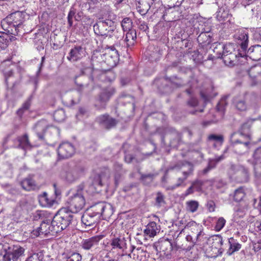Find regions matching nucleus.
Wrapping results in <instances>:
<instances>
[{"mask_svg":"<svg viewBox=\"0 0 261 261\" xmlns=\"http://www.w3.org/2000/svg\"><path fill=\"white\" fill-rule=\"evenodd\" d=\"M114 213V208L113 206L108 203H103V208L102 210L101 216L104 219L109 218Z\"/></svg>","mask_w":261,"mask_h":261,"instance_id":"nucleus-29","label":"nucleus"},{"mask_svg":"<svg viewBox=\"0 0 261 261\" xmlns=\"http://www.w3.org/2000/svg\"><path fill=\"white\" fill-rule=\"evenodd\" d=\"M225 99V98H222L218 103L217 106V109L218 111H223L224 110V105L226 103Z\"/></svg>","mask_w":261,"mask_h":261,"instance_id":"nucleus-52","label":"nucleus"},{"mask_svg":"<svg viewBox=\"0 0 261 261\" xmlns=\"http://www.w3.org/2000/svg\"><path fill=\"white\" fill-rule=\"evenodd\" d=\"M235 38L237 43L241 46L242 54H244V57H248L254 61H258L261 59L260 45H257L251 47L246 52L248 43V34L246 32L242 31L236 34Z\"/></svg>","mask_w":261,"mask_h":261,"instance_id":"nucleus-1","label":"nucleus"},{"mask_svg":"<svg viewBox=\"0 0 261 261\" xmlns=\"http://www.w3.org/2000/svg\"><path fill=\"white\" fill-rule=\"evenodd\" d=\"M66 261H82V256L78 253H73L66 258Z\"/></svg>","mask_w":261,"mask_h":261,"instance_id":"nucleus-43","label":"nucleus"},{"mask_svg":"<svg viewBox=\"0 0 261 261\" xmlns=\"http://www.w3.org/2000/svg\"><path fill=\"white\" fill-rule=\"evenodd\" d=\"M25 111H26L21 107L17 110V114L21 118Z\"/></svg>","mask_w":261,"mask_h":261,"instance_id":"nucleus-63","label":"nucleus"},{"mask_svg":"<svg viewBox=\"0 0 261 261\" xmlns=\"http://www.w3.org/2000/svg\"><path fill=\"white\" fill-rule=\"evenodd\" d=\"M39 202L43 207H50L53 206L56 200L54 198L49 196L46 192H44L39 196Z\"/></svg>","mask_w":261,"mask_h":261,"instance_id":"nucleus-23","label":"nucleus"},{"mask_svg":"<svg viewBox=\"0 0 261 261\" xmlns=\"http://www.w3.org/2000/svg\"><path fill=\"white\" fill-rule=\"evenodd\" d=\"M121 26L124 32L130 31V19L128 17L124 18L121 22Z\"/></svg>","mask_w":261,"mask_h":261,"instance_id":"nucleus-41","label":"nucleus"},{"mask_svg":"<svg viewBox=\"0 0 261 261\" xmlns=\"http://www.w3.org/2000/svg\"><path fill=\"white\" fill-rule=\"evenodd\" d=\"M85 49L80 45H76L72 48L67 57V59L71 62H75L85 56Z\"/></svg>","mask_w":261,"mask_h":261,"instance_id":"nucleus-17","label":"nucleus"},{"mask_svg":"<svg viewBox=\"0 0 261 261\" xmlns=\"http://www.w3.org/2000/svg\"><path fill=\"white\" fill-rule=\"evenodd\" d=\"M206 206L210 212H213L215 211V204L213 201L208 202Z\"/></svg>","mask_w":261,"mask_h":261,"instance_id":"nucleus-57","label":"nucleus"},{"mask_svg":"<svg viewBox=\"0 0 261 261\" xmlns=\"http://www.w3.org/2000/svg\"><path fill=\"white\" fill-rule=\"evenodd\" d=\"M73 215L67 208L63 207L59 210L53 219V227L56 233L65 229L71 223Z\"/></svg>","mask_w":261,"mask_h":261,"instance_id":"nucleus-3","label":"nucleus"},{"mask_svg":"<svg viewBox=\"0 0 261 261\" xmlns=\"http://www.w3.org/2000/svg\"><path fill=\"white\" fill-rule=\"evenodd\" d=\"M75 83L77 86V90L81 92L85 91V89L88 86V85H84L82 83H79L77 79H75Z\"/></svg>","mask_w":261,"mask_h":261,"instance_id":"nucleus-50","label":"nucleus"},{"mask_svg":"<svg viewBox=\"0 0 261 261\" xmlns=\"http://www.w3.org/2000/svg\"><path fill=\"white\" fill-rule=\"evenodd\" d=\"M208 139L210 140H214L216 142L222 144L223 141V136L221 135H211L209 136Z\"/></svg>","mask_w":261,"mask_h":261,"instance_id":"nucleus-48","label":"nucleus"},{"mask_svg":"<svg viewBox=\"0 0 261 261\" xmlns=\"http://www.w3.org/2000/svg\"><path fill=\"white\" fill-rule=\"evenodd\" d=\"M49 127L48 123L45 120H41L36 123L34 128L39 140L44 139V134Z\"/></svg>","mask_w":261,"mask_h":261,"instance_id":"nucleus-18","label":"nucleus"},{"mask_svg":"<svg viewBox=\"0 0 261 261\" xmlns=\"http://www.w3.org/2000/svg\"><path fill=\"white\" fill-rule=\"evenodd\" d=\"M222 159H223V156L222 155V156H219L218 158L215 159V160H211L209 162L208 167L203 170V173H207L209 170L213 168L215 166L217 163L220 161Z\"/></svg>","mask_w":261,"mask_h":261,"instance_id":"nucleus-36","label":"nucleus"},{"mask_svg":"<svg viewBox=\"0 0 261 261\" xmlns=\"http://www.w3.org/2000/svg\"><path fill=\"white\" fill-rule=\"evenodd\" d=\"M85 172V168L81 165H74L69 166L65 170L64 178L68 182H73L81 176Z\"/></svg>","mask_w":261,"mask_h":261,"instance_id":"nucleus-8","label":"nucleus"},{"mask_svg":"<svg viewBox=\"0 0 261 261\" xmlns=\"http://www.w3.org/2000/svg\"><path fill=\"white\" fill-rule=\"evenodd\" d=\"M74 152V146L69 142L61 143L58 149V154L61 159L71 157Z\"/></svg>","mask_w":261,"mask_h":261,"instance_id":"nucleus-15","label":"nucleus"},{"mask_svg":"<svg viewBox=\"0 0 261 261\" xmlns=\"http://www.w3.org/2000/svg\"><path fill=\"white\" fill-rule=\"evenodd\" d=\"M121 84L122 86H125L129 83V79L121 78L120 80Z\"/></svg>","mask_w":261,"mask_h":261,"instance_id":"nucleus-64","label":"nucleus"},{"mask_svg":"<svg viewBox=\"0 0 261 261\" xmlns=\"http://www.w3.org/2000/svg\"><path fill=\"white\" fill-rule=\"evenodd\" d=\"M228 242L229 247L227 252L228 255H231L235 252L238 251L241 248V244L239 243V242L236 241L233 238H230Z\"/></svg>","mask_w":261,"mask_h":261,"instance_id":"nucleus-26","label":"nucleus"},{"mask_svg":"<svg viewBox=\"0 0 261 261\" xmlns=\"http://www.w3.org/2000/svg\"><path fill=\"white\" fill-rule=\"evenodd\" d=\"M103 208V202L98 203L91 207L88 211H91L93 214L98 216V219L101 216L102 210Z\"/></svg>","mask_w":261,"mask_h":261,"instance_id":"nucleus-32","label":"nucleus"},{"mask_svg":"<svg viewBox=\"0 0 261 261\" xmlns=\"http://www.w3.org/2000/svg\"><path fill=\"white\" fill-rule=\"evenodd\" d=\"M10 40V37L7 33L0 32V51L7 47Z\"/></svg>","mask_w":261,"mask_h":261,"instance_id":"nucleus-28","label":"nucleus"},{"mask_svg":"<svg viewBox=\"0 0 261 261\" xmlns=\"http://www.w3.org/2000/svg\"><path fill=\"white\" fill-rule=\"evenodd\" d=\"M191 231V234L196 237V240L198 241H204L206 239L205 234L203 231L202 226L200 224L197 225L196 228H193L189 229Z\"/></svg>","mask_w":261,"mask_h":261,"instance_id":"nucleus-24","label":"nucleus"},{"mask_svg":"<svg viewBox=\"0 0 261 261\" xmlns=\"http://www.w3.org/2000/svg\"><path fill=\"white\" fill-rule=\"evenodd\" d=\"M75 11L74 9H71L69 11L68 16H67V19H68V27L71 28L73 24V19L74 18L76 20H77V19L76 18V16L75 15Z\"/></svg>","mask_w":261,"mask_h":261,"instance_id":"nucleus-37","label":"nucleus"},{"mask_svg":"<svg viewBox=\"0 0 261 261\" xmlns=\"http://www.w3.org/2000/svg\"><path fill=\"white\" fill-rule=\"evenodd\" d=\"M200 95L205 102L208 101L210 98L212 97V96L207 91H201Z\"/></svg>","mask_w":261,"mask_h":261,"instance_id":"nucleus-51","label":"nucleus"},{"mask_svg":"<svg viewBox=\"0 0 261 261\" xmlns=\"http://www.w3.org/2000/svg\"><path fill=\"white\" fill-rule=\"evenodd\" d=\"M245 208L242 210L238 208L234 213V217L237 218L243 217L245 214Z\"/></svg>","mask_w":261,"mask_h":261,"instance_id":"nucleus-53","label":"nucleus"},{"mask_svg":"<svg viewBox=\"0 0 261 261\" xmlns=\"http://www.w3.org/2000/svg\"><path fill=\"white\" fill-rule=\"evenodd\" d=\"M172 169H179L181 170L183 175L185 176V178H187V177L192 173L193 170V166L190 163L185 162L179 164L175 166L174 167L172 168Z\"/></svg>","mask_w":261,"mask_h":261,"instance_id":"nucleus-20","label":"nucleus"},{"mask_svg":"<svg viewBox=\"0 0 261 261\" xmlns=\"http://www.w3.org/2000/svg\"><path fill=\"white\" fill-rule=\"evenodd\" d=\"M68 210L71 214L76 213L83 208L85 200L82 194V188L78 189L77 193L72 196L68 201Z\"/></svg>","mask_w":261,"mask_h":261,"instance_id":"nucleus-6","label":"nucleus"},{"mask_svg":"<svg viewBox=\"0 0 261 261\" xmlns=\"http://www.w3.org/2000/svg\"><path fill=\"white\" fill-rule=\"evenodd\" d=\"M194 188L192 185H191V187H190L186 191L185 195L186 196L189 195L190 194H191L193 193L194 192Z\"/></svg>","mask_w":261,"mask_h":261,"instance_id":"nucleus-62","label":"nucleus"},{"mask_svg":"<svg viewBox=\"0 0 261 261\" xmlns=\"http://www.w3.org/2000/svg\"><path fill=\"white\" fill-rule=\"evenodd\" d=\"M105 62L110 67H115L119 61L118 51L113 46L107 49L103 54Z\"/></svg>","mask_w":261,"mask_h":261,"instance_id":"nucleus-11","label":"nucleus"},{"mask_svg":"<svg viewBox=\"0 0 261 261\" xmlns=\"http://www.w3.org/2000/svg\"><path fill=\"white\" fill-rule=\"evenodd\" d=\"M55 229H56L55 227H53V221L50 224L49 220H46L42 222L39 227L37 229L33 230L32 232V236L38 237L41 234H44L45 236L47 235L50 232L53 233H56Z\"/></svg>","mask_w":261,"mask_h":261,"instance_id":"nucleus-13","label":"nucleus"},{"mask_svg":"<svg viewBox=\"0 0 261 261\" xmlns=\"http://www.w3.org/2000/svg\"><path fill=\"white\" fill-rule=\"evenodd\" d=\"M136 236L138 237L135 238V239H136L138 242H140V243H141V239L144 238L145 235H144V233L143 234V231L142 230H141L139 232H136Z\"/></svg>","mask_w":261,"mask_h":261,"instance_id":"nucleus-58","label":"nucleus"},{"mask_svg":"<svg viewBox=\"0 0 261 261\" xmlns=\"http://www.w3.org/2000/svg\"><path fill=\"white\" fill-rule=\"evenodd\" d=\"M226 223V220L223 217H220L217 221L215 229L217 231H220L224 226Z\"/></svg>","mask_w":261,"mask_h":261,"instance_id":"nucleus-42","label":"nucleus"},{"mask_svg":"<svg viewBox=\"0 0 261 261\" xmlns=\"http://www.w3.org/2000/svg\"><path fill=\"white\" fill-rule=\"evenodd\" d=\"M254 230L261 233V220L256 221L253 224Z\"/></svg>","mask_w":261,"mask_h":261,"instance_id":"nucleus-54","label":"nucleus"},{"mask_svg":"<svg viewBox=\"0 0 261 261\" xmlns=\"http://www.w3.org/2000/svg\"><path fill=\"white\" fill-rule=\"evenodd\" d=\"M234 103L236 108L239 111H245L247 109V105L243 100L235 99Z\"/></svg>","mask_w":261,"mask_h":261,"instance_id":"nucleus-40","label":"nucleus"},{"mask_svg":"<svg viewBox=\"0 0 261 261\" xmlns=\"http://www.w3.org/2000/svg\"><path fill=\"white\" fill-rule=\"evenodd\" d=\"M24 21L23 14L19 11L12 13L1 21L3 29L14 35H17Z\"/></svg>","mask_w":261,"mask_h":261,"instance_id":"nucleus-2","label":"nucleus"},{"mask_svg":"<svg viewBox=\"0 0 261 261\" xmlns=\"http://www.w3.org/2000/svg\"><path fill=\"white\" fill-rule=\"evenodd\" d=\"M101 239V236H96L87 239L83 240L82 242V247L85 250H90L92 248L97 246Z\"/></svg>","mask_w":261,"mask_h":261,"instance_id":"nucleus-21","label":"nucleus"},{"mask_svg":"<svg viewBox=\"0 0 261 261\" xmlns=\"http://www.w3.org/2000/svg\"><path fill=\"white\" fill-rule=\"evenodd\" d=\"M126 241L125 238L121 235L117 229L111 227L110 231V245L111 250H122L126 248Z\"/></svg>","mask_w":261,"mask_h":261,"instance_id":"nucleus-5","label":"nucleus"},{"mask_svg":"<svg viewBox=\"0 0 261 261\" xmlns=\"http://www.w3.org/2000/svg\"><path fill=\"white\" fill-rule=\"evenodd\" d=\"M43 253L42 252H38L29 254L25 261H43Z\"/></svg>","mask_w":261,"mask_h":261,"instance_id":"nucleus-31","label":"nucleus"},{"mask_svg":"<svg viewBox=\"0 0 261 261\" xmlns=\"http://www.w3.org/2000/svg\"><path fill=\"white\" fill-rule=\"evenodd\" d=\"M203 182L199 180H196L192 182L194 189L197 191H200L202 190V186Z\"/></svg>","mask_w":261,"mask_h":261,"instance_id":"nucleus-46","label":"nucleus"},{"mask_svg":"<svg viewBox=\"0 0 261 261\" xmlns=\"http://www.w3.org/2000/svg\"><path fill=\"white\" fill-rule=\"evenodd\" d=\"M236 45L232 43L226 44L223 46L222 58L225 64L228 66H234L239 57H244V54L242 53V50L238 53L236 50Z\"/></svg>","mask_w":261,"mask_h":261,"instance_id":"nucleus-4","label":"nucleus"},{"mask_svg":"<svg viewBox=\"0 0 261 261\" xmlns=\"http://www.w3.org/2000/svg\"><path fill=\"white\" fill-rule=\"evenodd\" d=\"M108 25L106 21H99L93 25V29L95 33L99 35H102V32L100 30L99 28L105 27Z\"/></svg>","mask_w":261,"mask_h":261,"instance_id":"nucleus-34","label":"nucleus"},{"mask_svg":"<svg viewBox=\"0 0 261 261\" xmlns=\"http://www.w3.org/2000/svg\"><path fill=\"white\" fill-rule=\"evenodd\" d=\"M96 121L100 126L107 129L114 127L117 123L115 119L111 117L108 114L99 116L96 118Z\"/></svg>","mask_w":261,"mask_h":261,"instance_id":"nucleus-16","label":"nucleus"},{"mask_svg":"<svg viewBox=\"0 0 261 261\" xmlns=\"http://www.w3.org/2000/svg\"><path fill=\"white\" fill-rule=\"evenodd\" d=\"M213 242L212 247L218 249V250L221 249V246L223 244V239L220 236H217L214 238Z\"/></svg>","mask_w":261,"mask_h":261,"instance_id":"nucleus-35","label":"nucleus"},{"mask_svg":"<svg viewBox=\"0 0 261 261\" xmlns=\"http://www.w3.org/2000/svg\"><path fill=\"white\" fill-rule=\"evenodd\" d=\"M153 174H147V175H143L142 176V180L143 181H145L146 180H147V182H150L152 181V180L153 179Z\"/></svg>","mask_w":261,"mask_h":261,"instance_id":"nucleus-55","label":"nucleus"},{"mask_svg":"<svg viewBox=\"0 0 261 261\" xmlns=\"http://www.w3.org/2000/svg\"><path fill=\"white\" fill-rule=\"evenodd\" d=\"M54 118L55 120L57 122H62L65 118L64 110L63 109H60L56 111L54 114Z\"/></svg>","mask_w":261,"mask_h":261,"instance_id":"nucleus-33","label":"nucleus"},{"mask_svg":"<svg viewBox=\"0 0 261 261\" xmlns=\"http://www.w3.org/2000/svg\"><path fill=\"white\" fill-rule=\"evenodd\" d=\"M137 9L141 15L145 14L148 10L147 8L145 9L142 7L141 1H138V4H137Z\"/></svg>","mask_w":261,"mask_h":261,"instance_id":"nucleus-49","label":"nucleus"},{"mask_svg":"<svg viewBox=\"0 0 261 261\" xmlns=\"http://www.w3.org/2000/svg\"><path fill=\"white\" fill-rule=\"evenodd\" d=\"M130 34H129V32H127L126 34V36H125V38L124 39V42H125V46H126V47L127 48L129 47V44L128 43V42H129V38H128V37H129V35H130ZM128 51V49L127 48L126 49V51Z\"/></svg>","mask_w":261,"mask_h":261,"instance_id":"nucleus-61","label":"nucleus"},{"mask_svg":"<svg viewBox=\"0 0 261 261\" xmlns=\"http://www.w3.org/2000/svg\"><path fill=\"white\" fill-rule=\"evenodd\" d=\"M10 64V61H4L0 66L1 69L3 71L5 77L6 83L7 85H8V79L9 78L12 77L13 75V71L12 69L6 70L5 69V67L9 65Z\"/></svg>","mask_w":261,"mask_h":261,"instance_id":"nucleus-27","label":"nucleus"},{"mask_svg":"<svg viewBox=\"0 0 261 261\" xmlns=\"http://www.w3.org/2000/svg\"><path fill=\"white\" fill-rule=\"evenodd\" d=\"M99 220L98 215H94L91 212V211L88 210L84 213L81 218L83 226L88 229H91V227H95Z\"/></svg>","mask_w":261,"mask_h":261,"instance_id":"nucleus-12","label":"nucleus"},{"mask_svg":"<svg viewBox=\"0 0 261 261\" xmlns=\"http://www.w3.org/2000/svg\"><path fill=\"white\" fill-rule=\"evenodd\" d=\"M185 204L186 211L191 213L196 212L199 206V202L194 200L186 201Z\"/></svg>","mask_w":261,"mask_h":261,"instance_id":"nucleus-30","label":"nucleus"},{"mask_svg":"<svg viewBox=\"0 0 261 261\" xmlns=\"http://www.w3.org/2000/svg\"><path fill=\"white\" fill-rule=\"evenodd\" d=\"M156 250L161 253V255L165 256L167 258L171 256L172 250V245L168 239H163L159 241L155 245Z\"/></svg>","mask_w":261,"mask_h":261,"instance_id":"nucleus-14","label":"nucleus"},{"mask_svg":"<svg viewBox=\"0 0 261 261\" xmlns=\"http://www.w3.org/2000/svg\"><path fill=\"white\" fill-rule=\"evenodd\" d=\"M198 225L199 224L196 223V222L194 221H191L186 224V225L185 226V228L181 230L180 233L184 232L185 230H189L193 228H196Z\"/></svg>","mask_w":261,"mask_h":261,"instance_id":"nucleus-45","label":"nucleus"},{"mask_svg":"<svg viewBox=\"0 0 261 261\" xmlns=\"http://www.w3.org/2000/svg\"><path fill=\"white\" fill-rule=\"evenodd\" d=\"M160 231V226L155 222H151L147 224L143 233L146 237H154Z\"/></svg>","mask_w":261,"mask_h":261,"instance_id":"nucleus-22","label":"nucleus"},{"mask_svg":"<svg viewBox=\"0 0 261 261\" xmlns=\"http://www.w3.org/2000/svg\"><path fill=\"white\" fill-rule=\"evenodd\" d=\"M22 189L26 191H31L37 189V185L32 176L29 175L19 182Z\"/></svg>","mask_w":261,"mask_h":261,"instance_id":"nucleus-19","label":"nucleus"},{"mask_svg":"<svg viewBox=\"0 0 261 261\" xmlns=\"http://www.w3.org/2000/svg\"><path fill=\"white\" fill-rule=\"evenodd\" d=\"M187 178H185V177L182 178H179L178 179V181H177V182L176 185H175L173 187H172V189H174L177 187H179L181 184Z\"/></svg>","mask_w":261,"mask_h":261,"instance_id":"nucleus-60","label":"nucleus"},{"mask_svg":"<svg viewBox=\"0 0 261 261\" xmlns=\"http://www.w3.org/2000/svg\"><path fill=\"white\" fill-rule=\"evenodd\" d=\"M186 239L188 242H191L193 243L192 247H194V245L196 244H200L201 242H202L197 241L196 240V237L190 234L186 236Z\"/></svg>","mask_w":261,"mask_h":261,"instance_id":"nucleus-47","label":"nucleus"},{"mask_svg":"<svg viewBox=\"0 0 261 261\" xmlns=\"http://www.w3.org/2000/svg\"><path fill=\"white\" fill-rule=\"evenodd\" d=\"M110 176V171L108 168H100L92 176V185L94 186H102L103 182L107 180Z\"/></svg>","mask_w":261,"mask_h":261,"instance_id":"nucleus-10","label":"nucleus"},{"mask_svg":"<svg viewBox=\"0 0 261 261\" xmlns=\"http://www.w3.org/2000/svg\"><path fill=\"white\" fill-rule=\"evenodd\" d=\"M164 204L165 201L164 195L161 193L158 192L156 197V204L159 206H161L163 205Z\"/></svg>","mask_w":261,"mask_h":261,"instance_id":"nucleus-44","label":"nucleus"},{"mask_svg":"<svg viewBox=\"0 0 261 261\" xmlns=\"http://www.w3.org/2000/svg\"><path fill=\"white\" fill-rule=\"evenodd\" d=\"M118 169V172H116L114 175L115 184L117 186L122 178V169L120 165L116 166L115 169Z\"/></svg>","mask_w":261,"mask_h":261,"instance_id":"nucleus-38","label":"nucleus"},{"mask_svg":"<svg viewBox=\"0 0 261 261\" xmlns=\"http://www.w3.org/2000/svg\"><path fill=\"white\" fill-rule=\"evenodd\" d=\"M3 261H17L18 258L24 253V249L20 246L9 247L5 249Z\"/></svg>","mask_w":261,"mask_h":261,"instance_id":"nucleus-9","label":"nucleus"},{"mask_svg":"<svg viewBox=\"0 0 261 261\" xmlns=\"http://www.w3.org/2000/svg\"><path fill=\"white\" fill-rule=\"evenodd\" d=\"M31 98H29L26 101H25L22 106V108L25 111L29 110L31 106Z\"/></svg>","mask_w":261,"mask_h":261,"instance_id":"nucleus-56","label":"nucleus"},{"mask_svg":"<svg viewBox=\"0 0 261 261\" xmlns=\"http://www.w3.org/2000/svg\"><path fill=\"white\" fill-rule=\"evenodd\" d=\"M244 196L245 193L243 188H239L234 192V199L236 201H240L244 198Z\"/></svg>","mask_w":261,"mask_h":261,"instance_id":"nucleus-39","label":"nucleus"},{"mask_svg":"<svg viewBox=\"0 0 261 261\" xmlns=\"http://www.w3.org/2000/svg\"><path fill=\"white\" fill-rule=\"evenodd\" d=\"M189 106L191 107H195L198 103L197 100L195 98H191L188 102Z\"/></svg>","mask_w":261,"mask_h":261,"instance_id":"nucleus-59","label":"nucleus"},{"mask_svg":"<svg viewBox=\"0 0 261 261\" xmlns=\"http://www.w3.org/2000/svg\"><path fill=\"white\" fill-rule=\"evenodd\" d=\"M115 92V89L112 87L102 89L97 97L94 105L97 109H104L107 102Z\"/></svg>","mask_w":261,"mask_h":261,"instance_id":"nucleus-7","label":"nucleus"},{"mask_svg":"<svg viewBox=\"0 0 261 261\" xmlns=\"http://www.w3.org/2000/svg\"><path fill=\"white\" fill-rule=\"evenodd\" d=\"M17 140L19 143L18 146L23 149H31L32 147L27 134H24L21 136L17 137Z\"/></svg>","mask_w":261,"mask_h":261,"instance_id":"nucleus-25","label":"nucleus"}]
</instances>
